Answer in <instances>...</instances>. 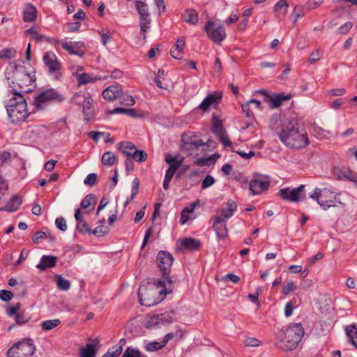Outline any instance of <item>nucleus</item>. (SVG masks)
I'll use <instances>...</instances> for the list:
<instances>
[{
    "label": "nucleus",
    "mask_w": 357,
    "mask_h": 357,
    "mask_svg": "<svg viewBox=\"0 0 357 357\" xmlns=\"http://www.w3.org/2000/svg\"><path fill=\"white\" fill-rule=\"evenodd\" d=\"M270 128L289 148L301 149L309 144L305 130L295 118H282L279 114H274L270 119Z\"/></svg>",
    "instance_id": "1"
},
{
    "label": "nucleus",
    "mask_w": 357,
    "mask_h": 357,
    "mask_svg": "<svg viewBox=\"0 0 357 357\" xmlns=\"http://www.w3.org/2000/svg\"><path fill=\"white\" fill-rule=\"evenodd\" d=\"M304 335L300 323L289 324L277 334L276 345L284 351H291L296 348Z\"/></svg>",
    "instance_id": "2"
},
{
    "label": "nucleus",
    "mask_w": 357,
    "mask_h": 357,
    "mask_svg": "<svg viewBox=\"0 0 357 357\" xmlns=\"http://www.w3.org/2000/svg\"><path fill=\"white\" fill-rule=\"evenodd\" d=\"M156 261L162 273V278L157 280V287H161L160 294L167 295L172 292L171 285L174 283L169 276L171 268L174 261L173 256L167 251L160 250L157 255Z\"/></svg>",
    "instance_id": "3"
},
{
    "label": "nucleus",
    "mask_w": 357,
    "mask_h": 357,
    "mask_svg": "<svg viewBox=\"0 0 357 357\" xmlns=\"http://www.w3.org/2000/svg\"><path fill=\"white\" fill-rule=\"evenodd\" d=\"M10 92L13 97L6 105V110L10 122L17 124L24 121L29 113L27 111L26 100L21 92H17V89L14 87Z\"/></svg>",
    "instance_id": "4"
},
{
    "label": "nucleus",
    "mask_w": 357,
    "mask_h": 357,
    "mask_svg": "<svg viewBox=\"0 0 357 357\" xmlns=\"http://www.w3.org/2000/svg\"><path fill=\"white\" fill-rule=\"evenodd\" d=\"M340 193L335 192L333 188H316L314 192L310 195L309 197L315 200L320 207L326 211L331 207H337V204L344 205V204L339 200L338 196Z\"/></svg>",
    "instance_id": "5"
},
{
    "label": "nucleus",
    "mask_w": 357,
    "mask_h": 357,
    "mask_svg": "<svg viewBox=\"0 0 357 357\" xmlns=\"http://www.w3.org/2000/svg\"><path fill=\"white\" fill-rule=\"evenodd\" d=\"M65 97L57 90L49 88L40 91L34 98V106L38 110L43 109L48 102L61 103Z\"/></svg>",
    "instance_id": "6"
},
{
    "label": "nucleus",
    "mask_w": 357,
    "mask_h": 357,
    "mask_svg": "<svg viewBox=\"0 0 357 357\" xmlns=\"http://www.w3.org/2000/svg\"><path fill=\"white\" fill-rule=\"evenodd\" d=\"M13 79L14 80L12 82V84L16 83L17 84L20 89V91L17 90V92H21L22 95L23 93L31 91L32 89L30 86L34 84L36 82L35 76L28 73L24 66L16 67L13 71Z\"/></svg>",
    "instance_id": "7"
},
{
    "label": "nucleus",
    "mask_w": 357,
    "mask_h": 357,
    "mask_svg": "<svg viewBox=\"0 0 357 357\" xmlns=\"http://www.w3.org/2000/svg\"><path fill=\"white\" fill-rule=\"evenodd\" d=\"M36 348L31 339H24L15 343L7 352L8 357H31Z\"/></svg>",
    "instance_id": "8"
},
{
    "label": "nucleus",
    "mask_w": 357,
    "mask_h": 357,
    "mask_svg": "<svg viewBox=\"0 0 357 357\" xmlns=\"http://www.w3.org/2000/svg\"><path fill=\"white\" fill-rule=\"evenodd\" d=\"M43 61L47 68L49 75L54 79H59L62 75L61 64L56 55L52 51H47L44 54Z\"/></svg>",
    "instance_id": "9"
},
{
    "label": "nucleus",
    "mask_w": 357,
    "mask_h": 357,
    "mask_svg": "<svg viewBox=\"0 0 357 357\" xmlns=\"http://www.w3.org/2000/svg\"><path fill=\"white\" fill-rule=\"evenodd\" d=\"M305 187V185L302 184L293 189L284 188L279 190L278 194L283 200L291 202H298L306 198Z\"/></svg>",
    "instance_id": "10"
},
{
    "label": "nucleus",
    "mask_w": 357,
    "mask_h": 357,
    "mask_svg": "<svg viewBox=\"0 0 357 357\" xmlns=\"http://www.w3.org/2000/svg\"><path fill=\"white\" fill-rule=\"evenodd\" d=\"M204 31L206 33L208 38L217 44H220L227 36L225 27L222 25L215 27V23L212 20L207 22Z\"/></svg>",
    "instance_id": "11"
},
{
    "label": "nucleus",
    "mask_w": 357,
    "mask_h": 357,
    "mask_svg": "<svg viewBox=\"0 0 357 357\" xmlns=\"http://www.w3.org/2000/svg\"><path fill=\"white\" fill-rule=\"evenodd\" d=\"M212 132L217 136L219 141L225 147H230L231 142L229 139L225 128L223 126L222 121L218 116L213 114L212 116Z\"/></svg>",
    "instance_id": "12"
},
{
    "label": "nucleus",
    "mask_w": 357,
    "mask_h": 357,
    "mask_svg": "<svg viewBox=\"0 0 357 357\" xmlns=\"http://www.w3.org/2000/svg\"><path fill=\"white\" fill-rule=\"evenodd\" d=\"M135 8L139 15L140 31L142 33H146L149 29L151 22L148 6L145 2L137 0L135 1Z\"/></svg>",
    "instance_id": "13"
},
{
    "label": "nucleus",
    "mask_w": 357,
    "mask_h": 357,
    "mask_svg": "<svg viewBox=\"0 0 357 357\" xmlns=\"http://www.w3.org/2000/svg\"><path fill=\"white\" fill-rule=\"evenodd\" d=\"M174 314V311L153 314L149 319L146 328L149 329H156L162 326L169 324L172 321Z\"/></svg>",
    "instance_id": "14"
},
{
    "label": "nucleus",
    "mask_w": 357,
    "mask_h": 357,
    "mask_svg": "<svg viewBox=\"0 0 357 357\" xmlns=\"http://www.w3.org/2000/svg\"><path fill=\"white\" fill-rule=\"evenodd\" d=\"M157 294L153 288L147 289L140 287L138 290V299L142 305L151 307L157 304L155 296Z\"/></svg>",
    "instance_id": "15"
},
{
    "label": "nucleus",
    "mask_w": 357,
    "mask_h": 357,
    "mask_svg": "<svg viewBox=\"0 0 357 357\" xmlns=\"http://www.w3.org/2000/svg\"><path fill=\"white\" fill-rule=\"evenodd\" d=\"M270 181L268 178L261 176H255L250 182L249 188L253 195H259L262 192L268 189Z\"/></svg>",
    "instance_id": "16"
},
{
    "label": "nucleus",
    "mask_w": 357,
    "mask_h": 357,
    "mask_svg": "<svg viewBox=\"0 0 357 357\" xmlns=\"http://www.w3.org/2000/svg\"><path fill=\"white\" fill-rule=\"evenodd\" d=\"M56 44L60 45L69 54L77 55L82 57L85 52V45L82 42H65L63 40H56Z\"/></svg>",
    "instance_id": "17"
},
{
    "label": "nucleus",
    "mask_w": 357,
    "mask_h": 357,
    "mask_svg": "<svg viewBox=\"0 0 357 357\" xmlns=\"http://www.w3.org/2000/svg\"><path fill=\"white\" fill-rule=\"evenodd\" d=\"M181 142H183V150L197 149L199 146H203L204 142L202 139H196L195 135L192 132L184 133L181 136Z\"/></svg>",
    "instance_id": "18"
},
{
    "label": "nucleus",
    "mask_w": 357,
    "mask_h": 357,
    "mask_svg": "<svg viewBox=\"0 0 357 357\" xmlns=\"http://www.w3.org/2000/svg\"><path fill=\"white\" fill-rule=\"evenodd\" d=\"M213 220V228L214 229L218 238L219 239H225L227 236L228 234L226 226L227 222L220 220V216H215Z\"/></svg>",
    "instance_id": "19"
},
{
    "label": "nucleus",
    "mask_w": 357,
    "mask_h": 357,
    "mask_svg": "<svg viewBox=\"0 0 357 357\" xmlns=\"http://www.w3.org/2000/svg\"><path fill=\"white\" fill-rule=\"evenodd\" d=\"M102 97L109 101H113L123 95L122 89L116 85H112L104 89Z\"/></svg>",
    "instance_id": "20"
},
{
    "label": "nucleus",
    "mask_w": 357,
    "mask_h": 357,
    "mask_svg": "<svg viewBox=\"0 0 357 357\" xmlns=\"http://www.w3.org/2000/svg\"><path fill=\"white\" fill-rule=\"evenodd\" d=\"M57 257L53 255H43L36 268L43 271L47 268H53L56 265Z\"/></svg>",
    "instance_id": "21"
},
{
    "label": "nucleus",
    "mask_w": 357,
    "mask_h": 357,
    "mask_svg": "<svg viewBox=\"0 0 357 357\" xmlns=\"http://www.w3.org/2000/svg\"><path fill=\"white\" fill-rule=\"evenodd\" d=\"M183 20L191 25H197L199 20L198 13L193 8H188L182 13Z\"/></svg>",
    "instance_id": "22"
},
{
    "label": "nucleus",
    "mask_w": 357,
    "mask_h": 357,
    "mask_svg": "<svg viewBox=\"0 0 357 357\" xmlns=\"http://www.w3.org/2000/svg\"><path fill=\"white\" fill-rule=\"evenodd\" d=\"M184 158L181 155L172 157L169 154L165 155V162L169 165L168 169L171 172H176L178 168L183 162Z\"/></svg>",
    "instance_id": "23"
},
{
    "label": "nucleus",
    "mask_w": 357,
    "mask_h": 357,
    "mask_svg": "<svg viewBox=\"0 0 357 357\" xmlns=\"http://www.w3.org/2000/svg\"><path fill=\"white\" fill-rule=\"evenodd\" d=\"M221 96H218L215 94H209L206 96L199 105L198 108L203 111H206L210 106L216 107L218 104V100H220Z\"/></svg>",
    "instance_id": "24"
},
{
    "label": "nucleus",
    "mask_w": 357,
    "mask_h": 357,
    "mask_svg": "<svg viewBox=\"0 0 357 357\" xmlns=\"http://www.w3.org/2000/svg\"><path fill=\"white\" fill-rule=\"evenodd\" d=\"M291 98V94L284 95V93H273L271 97H268L269 103H271L273 108H276L285 100H289Z\"/></svg>",
    "instance_id": "25"
},
{
    "label": "nucleus",
    "mask_w": 357,
    "mask_h": 357,
    "mask_svg": "<svg viewBox=\"0 0 357 357\" xmlns=\"http://www.w3.org/2000/svg\"><path fill=\"white\" fill-rule=\"evenodd\" d=\"M26 33L30 34L31 39L36 42H40L44 40L46 42L50 43H54V44L56 43L57 40H56L53 38L46 36L43 34H40L38 33L37 31H36L35 29H33L32 28L26 29Z\"/></svg>",
    "instance_id": "26"
},
{
    "label": "nucleus",
    "mask_w": 357,
    "mask_h": 357,
    "mask_svg": "<svg viewBox=\"0 0 357 357\" xmlns=\"http://www.w3.org/2000/svg\"><path fill=\"white\" fill-rule=\"evenodd\" d=\"M185 44L184 38L183 37L178 38L175 44V50L170 51L171 56L176 59H181L183 54Z\"/></svg>",
    "instance_id": "27"
},
{
    "label": "nucleus",
    "mask_w": 357,
    "mask_h": 357,
    "mask_svg": "<svg viewBox=\"0 0 357 357\" xmlns=\"http://www.w3.org/2000/svg\"><path fill=\"white\" fill-rule=\"evenodd\" d=\"M181 247L188 250H197L201 247V241L192 238H185L181 242Z\"/></svg>",
    "instance_id": "28"
},
{
    "label": "nucleus",
    "mask_w": 357,
    "mask_h": 357,
    "mask_svg": "<svg viewBox=\"0 0 357 357\" xmlns=\"http://www.w3.org/2000/svg\"><path fill=\"white\" fill-rule=\"evenodd\" d=\"M118 149L128 157H130L137 148L130 142H121L118 144Z\"/></svg>",
    "instance_id": "29"
},
{
    "label": "nucleus",
    "mask_w": 357,
    "mask_h": 357,
    "mask_svg": "<svg viewBox=\"0 0 357 357\" xmlns=\"http://www.w3.org/2000/svg\"><path fill=\"white\" fill-rule=\"evenodd\" d=\"M289 4L286 0H280L274 6V11L276 12L275 17L278 19L284 17L287 12Z\"/></svg>",
    "instance_id": "30"
},
{
    "label": "nucleus",
    "mask_w": 357,
    "mask_h": 357,
    "mask_svg": "<svg viewBox=\"0 0 357 357\" xmlns=\"http://www.w3.org/2000/svg\"><path fill=\"white\" fill-rule=\"evenodd\" d=\"M22 204V199L17 195H13L9 202L4 206V209L8 212H14L18 209Z\"/></svg>",
    "instance_id": "31"
},
{
    "label": "nucleus",
    "mask_w": 357,
    "mask_h": 357,
    "mask_svg": "<svg viewBox=\"0 0 357 357\" xmlns=\"http://www.w3.org/2000/svg\"><path fill=\"white\" fill-rule=\"evenodd\" d=\"M345 331L349 342L357 348V328L356 324L347 326Z\"/></svg>",
    "instance_id": "32"
},
{
    "label": "nucleus",
    "mask_w": 357,
    "mask_h": 357,
    "mask_svg": "<svg viewBox=\"0 0 357 357\" xmlns=\"http://www.w3.org/2000/svg\"><path fill=\"white\" fill-rule=\"evenodd\" d=\"M97 224L98 226L92 230V234L97 236H103L108 234L109 228L105 225V220L104 218L99 220Z\"/></svg>",
    "instance_id": "33"
},
{
    "label": "nucleus",
    "mask_w": 357,
    "mask_h": 357,
    "mask_svg": "<svg viewBox=\"0 0 357 357\" xmlns=\"http://www.w3.org/2000/svg\"><path fill=\"white\" fill-rule=\"evenodd\" d=\"M116 161L115 154L109 151L105 152L101 158V162L105 166H112L116 163Z\"/></svg>",
    "instance_id": "34"
},
{
    "label": "nucleus",
    "mask_w": 357,
    "mask_h": 357,
    "mask_svg": "<svg viewBox=\"0 0 357 357\" xmlns=\"http://www.w3.org/2000/svg\"><path fill=\"white\" fill-rule=\"evenodd\" d=\"M96 353V345L95 344H86L85 347L80 351L81 357H95Z\"/></svg>",
    "instance_id": "35"
},
{
    "label": "nucleus",
    "mask_w": 357,
    "mask_h": 357,
    "mask_svg": "<svg viewBox=\"0 0 357 357\" xmlns=\"http://www.w3.org/2000/svg\"><path fill=\"white\" fill-rule=\"evenodd\" d=\"M76 77L79 85L94 82L98 79L96 77H93L91 75L86 73L81 74L76 73Z\"/></svg>",
    "instance_id": "36"
},
{
    "label": "nucleus",
    "mask_w": 357,
    "mask_h": 357,
    "mask_svg": "<svg viewBox=\"0 0 357 357\" xmlns=\"http://www.w3.org/2000/svg\"><path fill=\"white\" fill-rule=\"evenodd\" d=\"M36 8L32 5H29L24 12L23 20L26 22L34 21L36 17Z\"/></svg>",
    "instance_id": "37"
},
{
    "label": "nucleus",
    "mask_w": 357,
    "mask_h": 357,
    "mask_svg": "<svg viewBox=\"0 0 357 357\" xmlns=\"http://www.w3.org/2000/svg\"><path fill=\"white\" fill-rule=\"evenodd\" d=\"M109 114H126L131 117H138L139 115L137 113V111L133 108H123V107H116L113 110L109 111Z\"/></svg>",
    "instance_id": "38"
},
{
    "label": "nucleus",
    "mask_w": 357,
    "mask_h": 357,
    "mask_svg": "<svg viewBox=\"0 0 357 357\" xmlns=\"http://www.w3.org/2000/svg\"><path fill=\"white\" fill-rule=\"evenodd\" d=\"M96 203V196L93 194H89L85 196L83 200L81 202V208L83 209H86L89 208L91 205H93L91 210L94 208V206Z\"/></svg>",
    "instance_id": "39"
},
{
    "label": "nucleus",
    "mask_w": 357,
    "mask_h": 357,
    "mask_svg": "<svg viewBox=\"0 0 357 357\" xmlns=\"http://www.w3.org/2000/svg\"><path fill=\"white\" fill-rule=\"evenodd\" d=\"M56 284L59 289L61 291H67L70 287V282L68 280L65 279L59 275H56Z\"/></svg>",
    "instance_id": "40"
},
{
    "label": "nucleus",
    "mask_w": 357,
    "mask_h": 357,
    "mask_svg": "<svg viewBox=\"0 0 357 357\" xmlns=\"http://www.w3.org/2000/svg\"><path fill=\"white\" fill-rule=\"evenodd\" d=\"M89 96L90 93H89L86 94H82L80 93H75L71 98V102L76 105L81 106L83 103H84L85 100H89Z\"/></svg>",
    "instance_id": "41"
},
{
    "label": "nucleus",
    "mask_w": 357,
    "mask_h": 357,
    "mask_svg": "<svg viewBox=\"0 0 357 357\" xmlns=\"http://www.w3.org/2000/svg\"><path fill=\"white\" fill-rule=\"evenodd\" d=\"M61 324L58 319L44 321L41 323V328L43 331H47L53 329Z\"/></svg>",
    "instance_id": "42"
},
{
    "label": "nucleus",
    "mask_w": 357,
    "mask_h": 357,
    "mask_svg": "<svg viewBox=\"0 0 357 357\" xmlns=\"http://www.w3.org/2000/svg\"><path fill=\"white\" fill-rule=\"evenodd\" d=\"M16 50L14 48H4L0 50V59H10L15 56Z\"/></svg>",
    "instance_id": "43"
},
{
    "label": "nucleus",
    "mask_w": 357,
    "mask_h": 357,
    "mask_svg": "<svg viewBox=\"0 0 357 357\" xmlns=\"http://www.w3.org/2000/svg\"><path fill=\"white\" fill-rule=\"evenodd\" d=\"M130 157H132L136 162H142L146 160L148 155L145 151L136 149L133 151Z\"/></svg>",
    "instance_id": "44"
},
{
    "label": "nucleus",
    "mask_w": 357,
    "mask_h": 357,
    "mask_svg": "<svg viewBox=\"0 0 357 357\" xmlns=\"http://www.w3.org/2000/svg\"><path fill=\"white\" fill-rule=\"evenodd\" d=\"M122 352L121 346H113L110 347L108 351L102 356V357H117Z\"/></svg>",
    "instance_id": "45"
},
{
    "label": "nucleus",
    "mask_w": 357,
    "mask_h": 357,
    "mask_svg": "<svg viewBox=\"0 0 357 357\" xmlns=\"http://www.w3.org/2000/svg\"><path fill=\"white\" fill-rule=\"evenodd\" d=\"M165 346L162 344V342L153 341V342H149L145 346V349L147 351L153 352V351H156L163 348Z\"/></svg>",
    "instance_id": "46"
},
{
    "label": "nucleus",
    "mask_w": 357,
    "mask_h": 357,
    "mask_svg": "<svg viewBox=\"0 0 357 357\" xmlns=\"http://www.w3.org/2000/svg\"><path fill=\"white\" fill-rule=\"evenodd\" d=\"M122 357H146L142 355L138 349L128 347L123 354Z\"/></svg>",
    "instance_id": "47"
},
{
    "label": "nucleus",
    "mask_w": 357,
    "mask_h": 357,
    "mask_svg": "<svg viewBox=\"0 0 357 357\" xmlns=\"http://www.w3.org/2000/svg\"><path fill=\"white\" fill-rule=\"evenodd\" d=\"M353 26H354L353 22H347L344 23V24L341 25L338 28V29L337 31V33L339 35L347 34L350 31V30L351 29Z\"/></svg>",
    "instance_id": "48"
},
{
    "label": "nucleus",
    "mask_w": 357,
    "mask_h": 357,
    "mask_svg": "<svg viewBox=\"0 0 357 357\" xmlns=\"http://www.w3.org/2000/svg\"><path fill=\"white\" fill-rule=\"evenodd\" d=\"M305 9L304 6H296L294 8L291 15L294 17V23L297 22L298 18L304 16L303 10Z\"/></svg>",
    "instance_id": "49"
},
{
    "label": "nucleus",
    "mask_w": 357,
    "mask_h": 357,
    "mask_svg": "<svg viewBox=\"0 0 357 357\" xmlns=\"http://www.w3.org/2000/svg\"><path fill=\"white\" fill-rule=\"evenodd\" d=\"M296 289V286L295 285V283L291 281H287L286 284L283 285L282 287V293L287 296L290 292L294 291Z\"/></svg>",
    "instance_id": "50"
},
{
    "label": "nucleus",
    "mask_w": 357,
    "mask_h": 357,
    "mask_svg": "<svg viewBox=\"0 0 357 357\" xmlns=\"http://www.w3.org/2000/svg\"><path fill=\"white\" fill-rule=\"evenodd\" d=\"M212 160V158L208 157V158H197L196 159L195 161H194V163L196 165H198V166H201V167H204V166H210V165H213V161Z\"/></svg>",
    "instance_id": "51"
},
{
    "label": "nucleus",
    "mask_w": 357,
    "mask_h": 357,
    "mask_svg": "<svg viewBox=\"0 0 357 357\" xmlns=\"http://www.w3.org/2000/svg\"><path fill=\"white\" fill-rule=\"evenodd\" d=\"M98 33L101 36V42L104 45H106L112 38V33L108 31L107 33H104L102 30H98Z\"/></svg>",
    "instance_id": "52"
},
{
    "label": "nucleus",
    "mask_w": 357,
    "mask_h": 357,
    "mask_svg": "<svg viewBox=\"0 0 357 357\" xmlns=\"http://www.w3.org/2000/svg\"><path fill=\"white\" fill-rule=\"evenodd\" d=\"M21 308V304L17 303L16 305L13 306H10L6 309V314L10 317H14L18 312Z\"/></svg>",
    "instance_id": "53"
},
{
    "label": "nucleus",
    "mask_w": 357,
    "mask_h": 357,
    "mask_svg": "<svg viewBox=\"0 0 357 357\" xmlns=\"http://www.w3.org/2000/svg\"><path fill=\"white\" fill-rule=\"evenodd\" d=\"M175 174V172H171L169 169H167L166 170V173H165V179H164V181H163V188L165 190H168L169 188V183L172 178V177L174 176V174Z\"/></svg>",
    "instance_id": "54"
},
{
    "label": "nucleus",
    "mask_w": 357,
    "mask_h": 357,
    "mask_svg": "<svg viewBox=\"0 0 357 357\" xmlns=\"http://www.w3.org/2000/svg\"><path fill=\"white\" fill-rule=\"evenodd\" d=\"M97 181V174L95 173L89 174L84 180V183L89 186H93Z\"/></svg>",
    "instance_id": "55"
},
{
    "label": "nucleus",
    "mask_w": 357,
    "mask_h": 357,
    "mask_svg": "<svg viewBox=\"0 0 357 357\" xmlns=\"http://www.w3.org/2000/svg\"><path fill=\"white\" fill-rule=\"evenodd\" d=\"M76 228L80 233L82 234H91L92 231L89 224L85 220L82 223H79V225H77Z\"/></svg>",
    "instance_id": "56"
},
{
    "label": "nucleus",
    "mask_w": 357,
    "mask_h": 357,
    "mask_svg": "<svg viewBox=\"0 0 357 357\" xmlns=\"http://www.w3.org/2000/svg\"><path fill=\"white\" fill-rule=\"evenodd\" d=\"M193 212V208L185 207L181 212V223L185 224L188 220V215Z\"/></svg>",
    "instance_id": "57"
},
{
    "label": "nucleus",
    "mask_w": 357,
    "mask_h": 357,
    "mask_svg": "<svg viewBox=\"0 0 357 357\" xmlns=\"http://www.w3.org/2000/svg\"><path fill=\"white\" fill-rule=\"evenodd\" d=\"M139 181L137 178L132 180V186L131 190L130 200H132L137 195L139 191Z\"/></svg>",
    "instance_id": "58"
},
{
    "label": "nucleus",
    "mask_w": 357,
    "mask_h": 357,
    "mask_svg": "<svg viewBox=\"0 0 357 357\" xmlns=\"http://www.w3.org/2000/svg\"><path fill=\"white\" fill-rule=\"evenodd\" d=\"M55 225L56 226V227L62 231H66L67 229V225H66V220L64 219V218L63 217H58L56 220H55Z\"/></svg>",
    "instance_id": "59"
},
{
    "label": "nucleus",
    "mask_w": 357,
    "mask_h": 357,
    "mask_svg": "<svg viewBox=\"0 0 357 357\" xmlns=\"http://www.w3.org/2000/svg\"><path fill=\"white\" fill-rule=\"evenodd\" d=\"M215 183L214 178L211 175H207L202 182V189H206L211 185H213Z\"/></svg>",
    "instance_id": "60"
},
{
    "label": "nucleus",
    "mask_w": 357,
    "mask_h": 357,
    "mask_svg": "<svg viewBox=\"0 0 357 357\" xmlns=\"http://www.w3.org/2000/svg\"><path fill=\"white\" fill-rule=\"evenodd\" d=\"M321 3V0H309L303 6L307 10H312L319 7Z\"/></svg>",
    "instance_id": "61"
},
{
    "label": "nucleus",
    "mask_w": 357,
    "mask_h": 357,
    "mask_svg": "<svg viewBox=\"0 0 357 357\" xmlns=\"http://www.w3.org/2000/svg\"><path fill=\"white\" fill-rule=\"evenodd\" d=\"M13 298V294L8 290H0V299L3 301H10Z\"/></svg>",
    "instance_id": "62"
},
{
    "label": "nucleus",
    "mask_w": 357,
    "mask_h": 357,
    "mask_svg": "<svg viewBox=\"0 0 357 357\" xmlns=\"http://www.w3.org/2000/svg\"><path fill=\"white\" fill-rule=\"evenodd\" d=\"M222 70V66L220 61V59L216 56L215 59L214 66H213V73L215 75H220Z\"/></svg>",
    "instance_id": "63"
},
{
    "label": "nucleus",
    "mask_w": 357,
    "mask_h": 357,
    "mask_svg": "<svg viewBox=\"0 0 357 357\" xmlns=\"http://www.w3.org/2000/svg\"><path fill=\"white\" fill-rule=\"evenodd\" d=\"M83 114L84 115V121L89 122L94 116V111L91 107L82 109Z\"/></svg>",
    "instance_id": "64"
}]
</instances>
